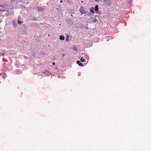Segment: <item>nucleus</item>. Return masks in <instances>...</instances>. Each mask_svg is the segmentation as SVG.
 <instances>
[{"instance_id":"f257e3e1","label":"nucleus","mask_w":151,"mask_h":151,"mask_svg":"<svg viewBox=\"0 0 151 151\" xmlns=\"http://www.w3.org/2000/svg\"><path fill=\"white\" fill-rule=\"evenodd\" d=\"M103 2L106 6H110L111 4V0H103Z\"/></svg>"},{"instance_id":"f03ea898","label":"nucleus","mask_w":151,"mask_h":151,"mask_svg":"<svg viewBox=\"0 0 151 151\" xmlns=\"http://www.w3.org/2000/svg\"><path fill=\"white\" fill-rule=\"evenodd\" d=\"M83 8V7H81L79 10V11L81 14H85L87 13L86 11L84 10Z\"/></svg>"},{"instance_id":"7ed1b4c3","label":"nucleus","mask_w":151,"mask_h":151,"mask_svg":"<svg viewBox=\"0 0 151 151\" xmlns=\"http://www.w3.org/2000/svg\"><path fill=\"white\" fill-rule=\"evenodd\" d=\"M45 9V8L42 6H40L38 8L37 11L40 12L43 11Z\"/></svg>"},{"instance_id":"20e7f679","label":"nucleus","mask_w":151,"mask_h":151,"mask_svg":"<svg viewBox=\"0 0 151 151\" xmlns=\"http://www.w3.org/2000/svg\"><path fill=\"white\" fill-rule=\"evenodd\" d=\"M5 7H4V8H5L6 9H0V12H5L7 11L6 9H9L8 7H9V6L8 5L5 4Z\"/></svg>"},{"instance_id":"39448f33","label":"nucleus","mask_w":151,"mask_h":151,"mask_svg":"<svg viewBox=\"0 0 151 151\" xmlns=\"http://www.w3.org/2000/svg\"><path fill=\"white\" fill-rule=\"evenodd\" d=\"M94 10L96 11H97L99 10V6L98 5H96L95 6Z\"/></svg>"},{"instance_id":"423d86ee","label":"nucleus","mask_w":151,"mask_h":151,"mask_svg":"<svg viewBox=\"0 0 151 151\" xmlns=\"http://www.w3.org/2000/svg\"><path fill=\"white\" fill-rule=\"evenodd\" d=\"M90 12L92 14H94V8L93 7H92L91 9H90Z\"/></svg>"},{"instance_id":"0eeeda50","label":"nucleus","mask_w":151,"mask_h":151,"mask_svg":"<svg viewBox=\"0 0 151 151\" xmlns=\"http://www.w3.org/2000/svg\"><path fill=\"white\" fill-rule=\"evenodd\" d=\"M77 63L80 66H83V64L81 63L79 60L77 61Z\"/></svg>"},{"instance_id":"6e6552de","label":"nucleus","mask_w":151,"mask_h":151,"mask_svg":"<svg viewBox=\"0 0 151 151\" xmlns=\"http://www.w3.org/2000/svg\"><path fill=\"white\" fill-rule=\"evenodd\" d=\"M56 10H57V12L58 13H61V9L58 8H56Z\"/></svg>"},{"instance_id":"1a4fd4ad","label":"nucleus","mask_w":151,"mask_h":151,"mask_svg":"<svg viewBox=\"0 0 151 151\" xmlns=\"http://www.w3.org/2000/svg\"><path fill=\"white\" fill-rule=\"evenodd\" d=\"M66 22H67L68 23L70 21H71V19L70 18H67L66 19Z\"/></svg>"},{"instance_id":"9d476101","label":"nucleus","mask_w":151,"mask_h":151,"mask_svg":"<svg viewBox=\"0 0 151 151\" xmlns=\"http://www.w3.org/2000/svg\"><path fill=\"white\" fill-rule=\"evenodd\" d=\"M12 24H13L14 27H16L17 26V24L15 22L13 21L12 22Z\"/></svg>"},{"instance_id":"9b49d317","label":"nucleus","mask_w":151,"mask_h":151,"mask_svg":"<svg viewBox=\"0 0 151 151\" xmlns=\"http://www.w3.org/2000/svg\"><path fill=\"white\" fill-rule=\"evenodd\" d=\"M80 60H81V61L82 62H83L85 60L84 58H83V57H82L81 58Z\"/></svg>"},{"instance_id":"f8f14e48","label":"nucleus","mask_w":151,"mask_h":151,"mask_svg":"<svg viewBox=\"0 0 151 151\" xmlns=\"http://www.w3.org/2000/svg\"><path fill=\"white\" fill-rule=\"evenodd\" d=\"M5 4H3L1 5H0V6L4 8V7H5Z\"/></svg>"},{"instance_id":"ddd939ff","label":"nucleus","mask_w":151,"mask_h":151,"mask_svg":"<svg viewBox=\"0 0 151 151\" xmlns=\"http://www.w3.org/2000/svg\"><path fill=\"white\" fill-rule=\"evenodd\" d=\"M32 20H33L34 21H37L38 20V19L36 18L35 17L33 18L32 19Z\"/></svg>"},{"instance_id":"4468645a","label":"nucleus","mask_w":151,"mask_h":151,"mask_svg":"<svg viewBox=\"0 0 151 151\" xmlns=\"http://www.w3.org/2000/svg\"><path fill=\"white\" fill-rule=\"evenodd\" d=\"M127 1L128 4H131L132 1V0H129L128 1Z\"/></svg>"},{"instance_id":"2eb2a0df","label":"nucleus","mask_w":151,"mask_h":151,"mask_svg":"<svg viewBox=\"0 0 151 151\" xmlns=\"http://www.w3.org/2000/svg\"><path fill=\"white\" fill-rule=\"evenodd\" d=\"M92 21H93L96 22L97 21V20L96 19L94 18L93 19Z\"/></svg>"},{"instance_id":"dca6fc26","label":"nucleus","mask_w":151,"mask_h":151,"mask_svg":"<svg viewBox=\"0 0 151 151\" xmlns=\"http://www.w3.org/2000/svg\"><path fill=\"white\" fill-rule=\"evenodd\" d=\"M17 23L19 24H21V22L20 21V20H18L17 21Z\"/></svg>"},{"instance_id":"f3484780","label":"nucleus","mask_w":151,"mask_h":151,"mask_svg":"<svg viewBox=\"0 0 151 151\" xmlns=\"http://www.w3.org/2000/svg\"><path fill=\"white\" fill-rule=\"evenodd\" d=\"M59 38H65V37L63 35H61L59 36Z\"/></svg>"},{"instance_id":"a211bd4d","label":"nucleus","mask_w":151,"mask_h":151,"mask_svg":"<svg viewBox=\"0 0 151 151\" xmlns=\"http://www.w3.org/2000/svg\"><path fill=\"white\" fill-rule=\"evenodd\" d=\"M69 35H67V34H66V35L65 36V38H69Z\"/></svg>"},{"instance_id":"6ab92c4d","label":"nucleus","mask_w":151,"mask_h":151,"mask_svg":"<svg viewBox=\"0 0 151 151\" xmlns=\"http://www.w3.org/2000/svg\"><path fill=\"white\" fill-rule=\"evenodd\" d=\"M73 49L75 50H76V47H74L73 48Z\"/></svg>"},{"instance_id":"aec40b11","label":"nucleus","mask_w":151,"mask_h":151,"mask_svg":"<svg viewBox=\"0 0 151 151\" xmlns=\"http://www.w3.org/2000/svg\"><path fill=\"white\" fill-rule=\"evenodd\" d=\"M60 40H63L65 38H59Z\"/></svg>"},{"instance_id":"412c9836","label":"nucleus","mask_w":151,"mask_h":151,"mask_svg":"<svg viewBox=\"0 0 151 151\" xmlns=\"http://www.w3.org/2000/svg\"><path fill=\"white\" fill-rule=\"evenodd\" d=\"M66 40L67 41H69L68 38H66Z\"/></svg>"},{"instance_id":"4be33fe9","label":"nucleus","mask_w":151,"mask_h":151,"mask_svg":"<svg viewBox=\"0 0 151 151\" xmlns=\"http://www.w3.org/2000/svg\"><path fill=\"white\" fill-rule=\"evenodd\" d=\"M82 28H85V27L84 26H82V27H81Z\"/></svg>"},{"instance_id":"5701e85b","label":"nucleus","mask_w":151,"mask_h":151,"mask_svg":"<svg viewBox=\"0 0 151 151\" xmlns=\"http://www.w3.org/2000/svg\"><path fill=\"white\" fill-rule=\"evenodd\" d=\"M55 62H53V63H52V65H55Z\"/></svg>"},{"instance_id":"b1692460","label":"nucleus","mask_w":151,"mask_h":151,"mask_svg":"<svg viewBox=\"0 0 151 151\" xmlns=\"http://www.w3.org/2000/svg\"><path fill=\"white\" fill-rule=\"evenodd\" d=\"M96 1H101V0H94Z\"/></svg>"},{"instance_id":"393cba45","label":"nucleus","mask_w":151,"mask_h":151,"mask_svg":"<svg viewBox=\"0 0 151 151\" xmlns=\"http://www.w3.org/2000/svg\"><path fill=\"white\" fill-rule=\"evenodd\" d=\"M62 55L63 56V57L64 56V55H65V54H62Z\"/></svg>"},{"instance_id":"a878e982","label":"nucleus","mask_w":151,"mask_h":151,"mask_svg":"<svg viewBox=\"0 0 151 151\" xmlns=\"http://www.w3.org/2000/svg\"><path fill=\"white\" fill-rule=\"evenodd\" d=\"M62 2H63V1L62 0H61L60 1V3H61Z\"/></svg>"},{"instance_id":"bb28decb","label":"nucleus","mask_w":151,"mask_h":151,"mask_svg":"<svg viewBox=\"0 0 151 151\" xmlns=\"http://www.w3.org/2000/svg\"><path fill=\"white\" fill-rule=\"evenodd\" d=\"M67 2L69 3V0H67Z\"/></svg>"},{"instance_id":"cd10ccee","label":"nucleus","mask_w":151,"mask_h":151,"mask_svg":"<svg viewBox=\"0 0 151 151\" xmlns=\"http://www.w3.org/2000/svg\"><path fill=\"white\" fill-rule=\"evenodd\" d=\"M70 16L72 17H73V15H72V14L70 15Z\"/></svg>"},{"instance_id":"c85d7f7f","label":"nucleus","mask_w":151,"mask_h":151,"mask_svg":"<svg viewBox=\"0 0 151 151\" xmlns=\"http://www.w3.org/2000/svg\"><path fill=\"white\" fill-rule=\"evenodd\" d=\"M86 29H89V28H88V27H86Z\"/></svg>"},{"instance_id":"c756f323","label":"nucleus","mask_w":151,"mask_h":151,"mask_svg":"<svg viewBox=\"0 0 151 151\" xmlns=\"http://www.w3.org/2000/svg\"><path fill=\"white\" fill-rule=\"evenodd\" d=\"M14 1V0H12L11 1Z\"/></svg>"},{"instance_id":"7c9ffc66","label":"nucleus","mask_w":151,"mask_h":151,"mask_svg":"<svg viewBox=\"0 0 151 151\" xmlns=\"http://www.w3.org/2000/svg\"><path fill=\"white\" fill-rule=\"evenodd\" d=\"M1 20H0V23H1Z\"/></svg>"},{"instance_id":"2f4dec72","label":"nucleus","mask_w":151,"mask_h":151,"mask_svg":"<svg viewBox=\"0 0 151 151\" xmlns=\"http://www.w3.org/2000/svg\"><path fill=\"white\" fill-rule=\"evenodd\" d=\"M81 2H82V3H83V1H81Z\"/></svg>"},{"instance_id":"473e14b6","label":"nucleus","mask_w":151,"mask_h":151,"mask_svg":"<svg viewBox=\"0 0 151 151\" xmlns=\"http://www.w3.org/2000/svg\"><path fill=\"white\" fill-rule=\"evenodd\" d=\"M19 1H21V0H19Z\"/></svg>"},{"instance_id":"72a5a7b5","label":"nucleus","mask_w":151,"mask_h":151,"mask_svg":"<svg viewBox=\"0 0 151 151\" xmlns=\"http://www.w3.org/2000/svg\"><path fill=\"white\" fill-rule=\"evenodd\" d=\"M1 16H0V17Z\"/></svg>"}]
</instances>
